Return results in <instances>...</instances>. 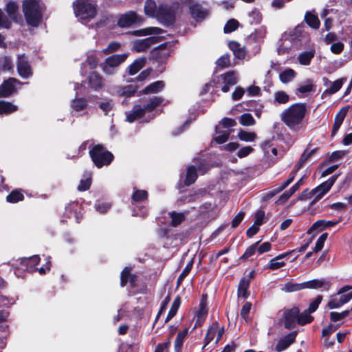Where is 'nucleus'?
Listing matches in <instances>:
<instances>
[{
    "label": "nucleus",
    "mask_w": 352,
    "mask_h": 352,
    "mask_svg": "<svg viewBox=\"0 0 352 352\" xmlns=\"http://www.w3.org/2000/svg\"><path fill=\"white\" fill-rule=\"evenodd\" d=\"M208 316V308L206 305V302L204 299H202L199 305V309L196 311L195 317H196V322L195 324V328L197 327H200L204 322Z\"/></svg>",
    "instance_id": "18"
},
{
    "label": "nucleus",
    "mask_w": 352,
    "mask_h": 352,
    "mask_svg": "<svg viewBox=\"0 0 352 352\" xmlns=\"http://www.w3.org/2000/svg\"><path fill=\"white\" fill-rule=\"evenodd\" d=\"M224 333V328L223 327H220L217 322H213L208 329L206 335L204 338L206 346L213 339L216 337V344L219 342L221 340L223 334Z\"/></svg>",
    "instance_id": "12"
},
{
    "label": "nucleus",
    "mask_w": 352,
    "mask_h": 352,
    "mask_svg": "<svg viewBox=\"0 0 352 352\" xmlns=\"http://www.w3.org/2000/svg\"><path fill=\"white\" fill-rule=\"evenodd\" d=\"M306 23L314 29H318L320 25L318 17L310 12H307L305 16Z\"/></svg>",
    "instance_id": "34"
},
{
    "label": "nucleus",
    "mask_w": 352,
    "mask_h": 352,
    "mask_svg": "<svg viewBox=\"0 0 352 352\" xmlns=\"http://www.w3.org/2000/svg\"><path fill=\"white\" fill-rule=\"evenodd\" d=\"M342 85H343L342 79L336 80V81L330 83L329 87L324 91L323 94H333L341 89Z\"/></svg>",
    "instance_id": "45"
},
{
    "label": "nucleus",
    "mask_w": 352,
    "mask_h": 352,
    "mask_svg": "<svg viewBox=\"0 0 352 352\" xmlns=\"http://www.w3.org/2000/svg\"><path fill=\"white\" fill-rule=\"evenodd\" d=\"M189 9L192 17L196 21H203L209 14L208 11L203 8L202 6L199 4L192 5Z\"/></svg>",
    "instance_id": "19"
},
{
    "label": "nucleus",
    "mask_w": 352,
    "mask_h": 352,
    "mask_svg": "<svg viewBox=\"0 0 352 352\" xmlns=\"http://www.w3.org/2000/svg\"><path fill=\"white\" fill-rule=\"evenodd\" d=\"M144 12L146 15L149 17L155 18L158 17V6L153 0H147L144 4Z\"/></svg>",
    "instance_id": "24"
},
{
    "label": "nucleus",
    "mask_w": 352,
    "mask_h": 352,
    "mask_svg": "<svg viewBox=\"0 0 352 352\" xmlns=\"http://www.w3.org/2000/svg\"><path fill=\"white\" fill-rule=\"evenodd\" d=\"M22 9L27 24L34 28L39 26L43 16V10L39 0H24Z\"/></svg>",
    "instance_id": "3"
},
{
    "label": "nucleus",
    "mask_w": 352,
    "mask_h": 352,
    "mask_svg": "<svg viewBox=\"0 0 352 352\" xmlns=\"http://www.w3.org/2000/svg\"><path fill=\"white\" fill-rule=\"evenodd\" d=\"M12 27V22L9 18L3 13L0 9V28L10 29Z\"/></svg>",
    "instance_id": "54"
},
{
    "label": "nucleus",
    "mask_w": 352,
    "mask_h": 352,
    "mask_svg": "<svg viewBox=\"0 0 352 352\" xmlns=\"http://www.w3.org/2000/svg\"><path fill=\"white\" fill-rule=\"evenodd\" d=\"M239 122L243 126H253L255 124V120L250 113H245L240 116Z\"/></svg>",
    "instance_id": "49"
},
{
    "label": "nucleus",
    "mask_w": 352,
    "mask_h": 352,
    "mask_svg": "<svg viewBox=\"0 0 352 352\" xmlns=\"http://www.w3.org/2000/svg\"><path fill=\"white\" fill-rule=\"evenodd\" d=\"M89 154L92 161L98 168L108 166L113 158L112 153L100 144L94 146L89 151Z\"/></svg>",
    "instance_id": "7"
},
{
    "label": "nucleus",
    "mask_w": 352,
    "mask_h": 352,
    "mask_svg": "<svg viewBox=\"0 0 352 352\" xmlns=\"http://www.w3.org/2000/svg\"><path fill=\"white\" fill-rule=\"evenodd\" d=\"M250 22L252 23H259L262 20V15L257 10H254L249 13Z\"/></svg>",
    "instance_id": "57"
},
{
    "label": "nucleus",
    "mask_w": 352,
    "mask_h": 352,
    "mask_svg": "<svg viewBox=\"0 0 352 352\" xmlns=\"http://www.w3.org/2000/svg\"><path fill=\"white\" fill-rule=\"evenodd\" d=\"M91 184V175L86 176L85 179H82L80 182V184L78 186V190L79 191H85L89 189Z\"/></svg>",
    "instance_id": "53"
},
{
    "label": "nucleus",
    "mask_w": 352,
    "mask_h": 352,
    "mask_svg": "<svg viewBox=\"0 0 352 352\" xmlns=\"http://www.w3.org/2000/svg\"><path fill=\"white\" fill-rule=\"evenodd\" d=\"M338 178V175H334L331 177L326 182L319 185L316 188L313 189L311 192H308L309 197H314V199L310 203L311 206L315 204L317 201L320 200L322 197L331 189L332 186Z\"/></svg>",
    "instance_id": "8"
},
{
    "label": "nucleus",
    "mask_w": 352,
    "mask_h": 352,
    "mask_svg": "<svg viewBox=\"0 0 352 352\" xmlns=\"http://www.w3.org/2000/svg\"><path fill=\"white\" fill-rule=\"evenodd\" d=\"M16 67L19 76L23 78H28L32 75L31 66L25 54L18 56Z\"/></svg>",
    "instance_id": "13"
},
{
    "label": "nucleus",
    "mask_w": 352,
    "mask_h": 352,
    "mask_svg": "<svg viewBox=\"0 0 352 352\" xmlns=\"http://www.w3.org/2000/svg\"><path fill=\"white\" fill-rule=\"evenodd\" d=\"M296 72L290 68L285 69L279 74L280 80L283 83H287L291 82L296 76Z\"/></svg>",
    "instance_id": "35"
},
{
    "label": "nucleus",
    "mask_w": 352,
    "mask_h": 352,
    "mask_svg": "<svg viewBox=\"0 0 352 352\" xmlns=\"http://www.w3.org/2000/svg\"><path fill=\"white\" fill-rule=\"evenodd\" d=\"M128 56L129 53L111 55L100 63V67L105 75L114 76L118 72L120 65L125 62Z\"/></svg>",
    "instance_id": "5"
},
{
    "label": "nucleus",
    "mask_w": 352,
    "mask_h": 352,
    "mask_svg": "<svg viewBox=\"0 0 352 352\" xmlns=\"http://www.w3.org/2000/svg\"><path fill=\"white\" fill-rule=\"evenodd\" d=\"M249 285L250 279H248L247 278H243L241 279L237 291L239 297L246 298L248 296V289Z\"/></svg>",
    "instance_id": "30"
},
{
    "label": "nucleus",
    "mask_w": 352,
    "mask_h": 352,
    "mask_svg": "<svg viewBox=\"0 0 352 352\" xmlns=\"http://www.w3.org/2000/svg\"><path fill=\"white\" fill-rule=\"evenodd\" d=\"M343 302L342 300H340L339 296H334L331 300L328 302V307L329 309H337L343 305Z\"/></svg>",
    "instance_id": "63"
},
{
    "label": "nucleus",
    "mask_w": 352,
    "mask_h": 352,
    "mask_svg": "<svg viewBox=\"0 0 352 352\" xmlns=\"http://www.w3.org/2000/svg\"><path fill=\"white\" fill-rule=\"evenodd\" d=\"M88 82L91 89L98 90L102 87L104 79L97 72H92L88 77Z\"/></svg>",
    "instance_id": "22"
},
{
    "label": "nucleus",
    "mask_w": 352,
    "mask_h": 352,
    "mask_svg": "<svg viewBox=\"0 0 352 352\" xmlns=\"http://www.w3.org/2000/svg\"><path fill=\"white\" fill-rule=\"evenodd\" d=\"M229 47L232 51L234 56L239 59H243L246 56V50L243 45L236 41H231Z\"/></svg>",
    "instance_id": "23"
},
{
    "label": "nucleus",
    "mask_w": 352,
    "mask_h": 352,
    "mask_svg": "<svg viewBox=\"0 0 352 352\" xmlns=\"http://www.w3.org/2000/svg\"><path fill=\"white\" fill-rule=\"evenodd\" d=\"M72 108L76 112L84 110L87 106V102L85 99L78 98L72 101Z\"/></svg>",
    "instance_id": "46"
},
{
    "label": "nucleus",
    "mask_w": 352,
    "mask_h": 352,
    "mask_svg": "<svg viewBox=\"0 0 352 352\" xmlns=\"http://www.w3.org/2000/svg\"><path fill=\"white\" fill-rule=\"evenodd\" d=\"M179 10V3L173 2L170 4L162 3L158 6L157 20L166 25L172 24Z\"/></svg>",
    "instance_id": "6"
},
{
    "label": "nucleus",
    "mask_w": 352,
    "mask_h": 352,
    "mask_svg": "<svg viewBox=\"0 0 352 352\" xmlns=\"http://www.w3.org/2000/svg\"><path fill=\"white\" fill-rule=\"evenodd\" d=\"M238 138L244 142H254L256 138V135L254 132H248L241 129L239 131Z\"/></svg>",
    "instance_id": "43"
},
{
    "label": "nucleus",
    "mask_w": 352,
    "mask_h": 352,
    "mask_svg": "<svg viewBox=\"0 0 352 352\" xmlns=\"http://www.w3.org/2000/svg\"><path fill=\"white\" fill-rule=\"evenodd\" d=\"M309 311L307 310L304 311L301 314L300 312L298 314V324L300 325H304L307 323H310L314 318L310 316Z\"/></svg>",
    "instance_id": "44"
},
{
    "label": "nucleus",
    "mask_w": 352,
    "mask_h": 352,
    "mask_svg": "<svg viewBox=\"0 0 352 352\" xmlns=\"http://www.w3.org/2000/svg\"><path fill=\"white\" fill-rule=\"evenodd\" d=\"M20 83L19 80L12 77L3 80L0 85V98H8L16 93V85Z\"/></svg>",
    "instance_id": "11"
},
{
    "label": "nucleus",
    "mask_w": 352,
    "mask_h": 352,
    "mask_svg": "<svg viewBox=\"0 0 352 352\" xmlns=\"http://www.w3.org/2000/svg\"><path fill=\"white\" fill-rule=\"evenodd\" d=\"M18 110V107L10 102L0 100V115H9Z\"/></svg>",
    "instance_id": "25"
},
{
    "label": "nucleus",
    "mask_w": 352,
    "mask_h": 352,
    "mask_svg": "<svg viewBox=\"0 0 352 352\" xmlns=\"http://www.w3.org/2000/svg\"><path fill=\"white\" fill-rule=\"evenodd\" d=\"M299 309L294 307L292 309L285 310L284 311V324L288 329H293L298 324V314Z\"/></svg>",
    "instance_id": "14"
},
{
    "label": "nucleus",
    "mask_w": 352,
    "mask_h": 352,
    "mask_svg": "<svg viewBox=\"0 0 352 352\" xmlns=\"http://www.w3.org/2000/svg\"><path fill=\"white\" fill-rule=\"evenodd\" d=\"M337 223L338 221L318 220L312 225L311 228H310V230H316L319 228H328L333 226Z\"/></svg>",
    "instance_id": "51"
},
{
    "label": "nucleus",
    "mask_w": 352,
    "mask_h": 352,
    "mask_svg": "<svg viewBox=\"0 0 352 352\" xmlns=\"http://www.w3.org/2000/svg\"><path fill=\"white\" fill-rule=\"evenodd\" d=\"M121 45L116 41L111 42L106 48L102 50V53L105 55L113 53L120 50Z\"/></svg>",
    "instance_id": "52"
},
{
    "label": "nucleus",
    "mask_w": 352,
    "mask_h": 352,
    "mask_svg": "<svg viewBox=\"0 0 352 352\" xmlns=\"http://www.w3.org/2000/svg\"><path fill=\"white\" fill-rule=\"evenodd\" d=\"M143 22V18L138 16L133 11H129L120 16L118 25L120 28H129L133 25L140 24Z\"/></svg>",
    "instance_id": "10"
},
{
    "label": "nucleus",
    "mask_w": 352,
    "mask_h": 352,
    "mask_svg": "<svg viewBox=\"0 0 352 352\" xmlns=\"http://www.w3.org/2000/svg\"><path fill=\"white\" fill-rule=\"evenodd\" d=\"M136 89V87L132 85L119 87L116 90V93L120 96L130 97L135 94Z\"/></svg>",
    "instance_id": "31"
},
{
    "label": "nucleus",
    "mask_w": 352,
    "mask_h": 352,
    "mask_svg": "<svg viewBox=\"0 0 352 352\" xmlns=\"http://www.w3.org/2000/svg\"><path fill=\"white\" fill-rule=\"evenodd\" d=\"M145 63V58H139L135 60L128 67L129 74L135 75L137 74L142 67H144Z\"/></svg>",
    "instance_id": "28"
},
{
    "label": "nucleus",
    "mask_w": 352,
    "mask_h": 352,
    "mask_svg": "<svg viewBox=\"0 0 352 352\" xmlns=\"http://www.w3.org/2000/svg\"><path fill=\"white\" fill-rule=\"evenodd\" d=\"M327 233H324L318 239L314 248L315 252H319L322 249L324 243L327 239Z\"/></svg>",
    "instance_id": "64"
},
{
    "label": "nucleus",
    "mask_w": 352,
    "mask_h": 352,
    "mask_svg": "<svg viewBox=\"0 0 352 352\" xmlns=\"http://www.w3.org/2000/svg\"><path fill=\"white\" fill-rule=\"evenodd\" d=\"M307 113L305 103H295L284 109L280 120L292 130H298Z\"/></svg>",
    "instance_id": "1"
},
{
    "label": "nucleus",
    "mask_w": 352,
    "mask_h": 352,
    "mask_svg": "<svg viewBox=\"0 0 352 352\" xmlns=\"http://www.w3.org/2000/svg\"><path fill=\"white\" fill-rule=\"evenodd\" d=\"M289 101V96L284 91H278L274 94V103L284 104Z\"/></svg>",
    "instance_id": "36"
},
{
    "label": "nucleus",
    "mask_w": 352,
    "mask_h": 352,
    "mask_svg": "<svg viewBox=\"0 0 352 352\" xmlns=\"http://www.w3.org/2000/svg\"><path fill=\"white\" fill-rule=\"evenodd\" d=\"M171 219V225L173 226H177L185 219V215L182 212H171L168 213Z\"/></svg>",
    "instance_id": "42"
},
{
    "label": "nucleus",
    "mask_w": 352,
    "mask_h": 352,
    "mask_svg": "<svg viewBox=\"0 0 352 352\" xmlns=\"http://www.w3.org/2000/svg\"><path fill=\"white\" fill-rule=\"evenodd\" d=\"M307 38V34L305 31L304 28L298 25L293 30L289 32H285L280 41L283 42V45L286 41H289L291 43H298Z\"/></svg>",
    "instance_id": "9"
},
{
    "label": "nucleus",
    "mask_w": 352,
    "mask_h": 352,
    "mask_svg": "<svg viewBox=\"0 0 352 352\" xmlns=\"http://www.w3.org/2000/svg\"><path fill=\"white\" fill-rule=\"evenodd\" d=\"M349 314V311H344L341 313L332 311L330 313V319L333 322H337L342 320L345 317H346Z\"/></svg>",
    "instance_id": "62"
},
{
    "label": "nucleus",
    "mask_w": 352,
    "mask_h": 352,
    "mask_svg": "<svg viewBox=\"0 0 352 352\" xmlns=\"http://www.w3.org/2000/svg\"><path fill=\"white\" fill-rule=\"evenodd\" d=\"M73 8L76 17L83 24L95 19L98 12L97 4L91 0H76Z\"/></svg>",
    "instance_id": "2"
},
{
    "label": "nucleus",
    "mask_w": 352,
    "mask_h": 352,
    "mask_svg": "<svg viewBox=\"0 0 352 352\" xmlns=\"http://www.w3.org/2000/svg\"><path fill=\"white\" fill-rule=\"evenodd\" d=\"M298 91L301 94H307L315 91L314 85L311 80H307L299 85Z\"/></svg>",
    "instance_id": "48"
},
{
    "label": "nucleus",
    "mask_w": 352,
    "mask_h": 352,
    "mask_svg": "<svg viewBox=\"0 0 352 352\" xmlns=\"http://www.w3.org/2000/svg\"><path fill=\"white\" fill-rule=\"evenodd\" d=\"M208 170V168L204 164H200L198 168H195V166H190L187 169L186 179L184 183L186 185L189 186L194 183L197 177L198 171L201 174H204Z\"/></svg>",
    "instance_id": "15"
},
{
    "label": "nucleus",
    "mask_w": 352,
    "mask_h": 352,
    "mask_svg": "<svg viewBox=\"0 0 352 352\" xmlns=\"http://www.w3.org/2000/svg\"><path fill=\"white\" fill-rule=\"evenodd\" d=\"M305 288L318 289L324 285V282L322 280H312L304 282Z\"/></svg>",
    "instance_id": "56"
},
{
    "label": "nucleus",
    "mask_w": 352,
    "mask_h": 352,
    "mask_svg": "<svg viewBox=\"0 0 352 352\" xmlns=\"http://www.w3.org/2000/svg\"><path fill=\"white\" fill-rule=\"evenodd\" d=\"M163 101L162 98L153 96L145 100L143 104H135L131 111L126 113V120L132 122L137 119L142 118L147 113H152Z\"/></svg>",
    "instance_id": "4"
},
{
    "label": "nucleus",
    "mask_w": 352,
    "mask_h": 352,
    "mask_svg": "<svg viewBox=\"0 0 352 352\" xmlns=\"http://www.w3.org/2000/svg\"><path fill=\"white\" fill-rule=\"evenodd\" d=\"M343 304L348 302L352 298V287L346 286L340 289L338 293Z\"/></svg>",
    "instance_id": "33"
},
{
    "label": "nucleus",
    "mask_w": 352,
    "mask_h": 352,
    "mask_svg": "<svg viewBox=\"0 0 352 352\" xmlns=\"http://www.w3.org/2000/svg\"><path fill=\"white\" fill-rule=\"evenodd\" d=\"M314 153V150H311L309 151H305L303 152V153L301 155L299 162H298V164L296 165V167H298V169H300L303 166L305 163L312 155V154Z\"/></svg>",
    "instance_id": "60"
},
{
    "label": "nucleus",
    "mask_w": 352,
    "mask_h": 352,
    "mask_svg": "<svg viewBox=\"0 0 352 352\" xmlns=\"http://www.w3.org/2000/svg\"><path fill=\"white\" fill-rule=\"evenodd\" d=\"M136 279V276L130 274V269L129 267H125L122 274L120 278V284L122 287H124L127 282H129L132 287L135 286V282Z\"/></svg>",
    "instance_id": "26"
},
{
    "label": "nucleus",
    "mask_w": 352,
    "mask_h": 352,
    "mask_svg": "<svg viewBox=\"0 0 352 352\" xmlns=\"http://www.w3.org/2000/svg\"><path fill=\"white\" fill-rule=\"evenodd\" d=\"M154 37H148L144 39H138L133 42V50L138 52H144L151 47L155 42Z\"/></svg>",
    "instance_id": "20"
},
{
    "label": "nucleus",
    "mask_w": 352,
    "mask_h": 352,
    "mask_svg": "<svg viewBox=\"0 0 352 352\" xmlns=\"http://www.w3.org/2000/svg\"><path fill=\"white\" fill-rule=\"evenodd\" d=\"M285 265V262L279 261V260H278L275 257L270 261V263L267 265V266L266 267V268L272 270H278Z\"/></svg>",
    "instance_id": "59"
},
{
    "label": "nucleus",
    "mask_w": 352,
    "mask_h": 352,
    "mask_svg": "<svg viewBox=\"0 0 352 352\" xmlns=\"http://www.w3.org/2000/svg\"><path fill=\"white\" fill-rule=\"evenodd\" d=\"M258 242H256L250 247H248L245 251L244 254L241 256V259H247L255 254L257 249Z\"/></svg>",
    "instance_id": "61"
},
{
    "label": "nucleus",
    "mask_w": 352,
    "mask_h": 352,
    "mask_svg": "<svg viewBox=\"0 0 352 352\" xmlns=\"http://www.w3.org/2000/svg\"><path fill=\"white\" fill-rule=\"evenodd\" d=\"M229 135L230 133L228 131L221 132L217 131L216 135L214 138V140L219 144H222L227 141Z\"/></svg>",
    "instance_id": "58"
},
{
    "label": "nucleus",
    "mask_w": 352,
    "mask_h": 352,
    "mask_svg": "<svg viewBox=\"0 0 352 352\" xmlns=\"http://www.w3.org/2000/svg\"><path fill=\"white\" fill-rule=\"evenodd\" d=\"M188 334V329H186L182 331H179L176 337L174 348L175 352H180L184 341Z\"/></svg>",
    "instance_id": "37"
},
{
    "label": "nucleus",
    "mask_w": 352,
    "mask_h": 352,
    "mask_svg": "<svg viewBox=\"0 0 352 352\" xmlns=\"http://www.w3.org/2000/svg\"><path fill=\"white\" fill-rule=\"evenodd\" d=\"M239 22L236 19H230L224 26V32L230 33L237 29Z\"/></svg>",
    "instance_id": "55"
},
{
    "label": "nucleus",
    "mask_w": 352,
    "mask_h": 352,
    "mask_svg": "<svg viewBox=\"0 0 352 352\" xmlns=\"http://www.w3.org/2000/svg\"><path fill=\"white\" fill-rule=\"evenodd\" d=\"M25 197L21 189H14L12 190L6 197V201L11 204H16L23 201Z\"/></svg>",
    "instance_id": "29"
},
{
    "label": "nucleus",
    "mask_w": 352,
    "mask_h": 352,
    "mask_svg": "<svg viewBox=\"0 0 352 352\" xmlns=\"http://www.w3.org/2000/svg\"><path fill=\"white\" fill-rule=\"evenodd\" d=\"M162 30L159 28H149L146 29H142L133 32V34L138 36H142L147 34H160Z\"/></svg>",
    "instance_id": "39"
},
{
    "label": "nucleus",
    "mask_w": 352,
    "mask_h": 352,
    "mask_svg": "<svg viewBox=\"0 0 352 352\" xmlns=\"http://www.w3.org/2000/svg\"><path fill=\"white\" fill-rule=\"evenodd\" d=\"M296 335L297 333L294 331L279 339L276 345L275 350L277 352H281L287 349L295 341Z\"/></svg>",
    "instance_id": "17"
},
{
    "label": "nucleus",
    "mask_w": 352,
    "mask_h": 352,
    "mask_svg": "<svg viewBox=\"0 0 352 352\" xmlns=\"http://www.w3.org/2000/svg\"><path fill=\"white\" fill-rule=\"evenodd\" d=\"M164 87V83L163 81L158 80L151 83L144 89L142 91V94H155L163 89Z\"/></svg>",
    "instance_id": "27"
},
{
    "label": "nucleus",
    "mask_w": 352,
    "mask_h": 352,
    "mask_svg": "<svg viewBox=\"0 0 352 352\" xmlns=\"http://www.w3.org/2000/svg\"><path fill=\"white\" fill-rule=\"evenodd\" d=\"M302 289H305L304 283H294L289 282L283 285L282 290L285 292H293L301 290Z\"/></svg>",
    "instance_id": "40"
},
{
    "label": "nucleus",
    "mask_w": 352,
    "mask_h": 352,
    "mask_svg": "<svg viewBox=\"0 0 352 352\" xmlns=\"http://www.w3.org/2000/svg\"><path fill=\"white\" fill-rule=\"evenodd\" d=\"M148 192L144 190H135L132 195L133 202H140L147 199Z\"/></svg>",
    "instance_id": "50"
},
{
    "label": "nucleus",
    "mask_w": 352,
    "mask_h": 352,
    "mask_svg": "<svg viewBox=\"0 0 352 352\" xmlns=\"http://www.w3.org/2000/svg\"><path fill=\"white\" fill-rule=\"evenodd\" d=\"M86 62L91 69H95L97 67L99 62V58L97 56L95 52H89L87 54Z\"/></svg>",
    "instance_id": "47"
},
{
    "label": "nucleus",
    "mask_w": 352,
    "mask_h": 352,
    "mask_svg": "<svg viewBox=\"0 0 352 352\" xmlns=\"http://www.w3.org/2000/svg\"><path fill=\"white\" fill-rule=\"evenodd\" d=\"M348 110H349L348 107H342L338 111V113L336 114V116L335 117V120H334V124L333 126L332 132H331V136H334L337 133L338 131L339 130L341 124H342V122L346 116Z\"/></svg>",
    "instance_id": "21"
},
{
    "label": "nucleus",
    "mask_w": 352,
    "mask_h": 352,
    "mask_svg": "<svg viewBox=\"0 0 352 352\" xmlns=\"http://www.w3.org/2000/svg\"><path fill=\"white\" fill-rule=\"evenodd\" d=\"M180 302H181L180 298L179 296H177L174 300V301L171 305L170 309V311L168 314V316L165 320V322H168L170 319H172L175 316V314H177V311L179 307Z\"/></svg>",
    "instance_id": "41"
},
{
    "label": "nucleus",
    "mask_w": 352,
    "mask_h": 352,
    "mask_svg": "<svg viewBox=\"0 0 352 352\" xmlns=\"http://www.w3.org/2000/svg\"><path fill=\"white\" fill-rule=\"evenodd\" d=\"M5 10L10 20L16 23L23 21L21 15L19 13V6L14 1H9L6 3Z\"/></svg>",
    "instance_id": "16"
},
{
    "label": "nucleus",
    "mask_w": 352,
    "mask_h": 352,
    "mask_svg": "<svg viewBox=\"0 0 352 352\" xmlns=\"http://www.w3.org/2000/svg\"><path fill=\"white\" fill-rule=\"evenodd\" d=\"M223 84L233 86L237 82L236 74L234 72H228L221 76Z\"/></svg>",
    "instance_id": "38"
},
{
    "label": "nucleus",
    "mask_w": 352,
    "mask_h": 352,
    "mask_svg": "<svg viewBox=\"0 0 352 352\" xmlns=\"http://www.w3.org/2000/svg\"><path fill=\"white\" fill-rule=\"evenodd\" d=\"M315 51L309 50L300 54L298 56V62L302 65H309L311 59L314 57Z\"/></svg>",
    "instance_id": "32"
}]
</instances>
